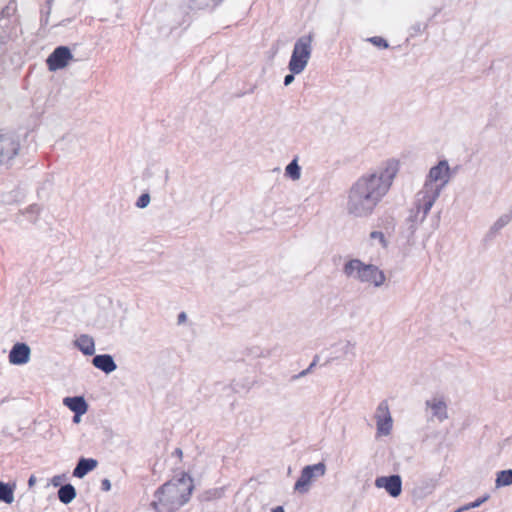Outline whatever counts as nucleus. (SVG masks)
Instances as JSON below:
<instances>
[{
	"label": "nucleus",
	"mask_w": 512,
	"mask_h": 512,
	"mask_svg": "<svg viewBox=\"0 0 512 512\" xmlns=\"http://www.w3.org/2000/svg\"><path fill=\"white\" fill-rule=\"evenodd\" d=\"M39 213H40V207L36 204L30 205L25 211V214L27 215L28 220L31 222H35L37 220Z\"/></svg>",
	"instance_id": "nucleus-29"
},
{
	"label": "nucleus",
	"mask_w": 512,
	"mask_h": 512,
	"mask_svg": "<svg viewBox=\"0 0 512 512\" xmlns=\"http://www.w3.org/2000/svg\"><path fill=\"white\" fill-rule=\"evenodd\" d=\"M308 373H310V368H307V369L301 371L299 374L295 375L293 378L298 379V378L306 376Z\"/></svg>",
	"instance_id": "nucleus-36"
},
{
	"label": "nucleus",
	"mask_w": 512,
	"mask_h": 512,
	"mask_svg": "<svg viewBox=\"0 0 512 512\" xmlns=\"http://www.w3.org/2000/svg\"><path fill=\"white\" fill-rule=\"evenodd\" d=\"M16 483H3L2 482V502L11 504L14 501V490Z\"/></svg>",
	"instance_id": "nucleus-24"
},
{
	"label": "nucleus",
	"mask_w": 512,
	"mask_h": 512,
	"mask_svg": "<svg viewBox=\"0 0 512 512\" xmlns=\"http://www.w3.org/2000/svg\"><path fill=\"white\" fill-rule=\"evenodd\" d=\"M150 200H151L150 195H149L148 193H143V194L138 198V200H137V202H136V206H137L138 208H141V209H142V208H145V207H147V206L149 205Z\"/></svg>",
	"instance_id": "nucleus-30"
},
{
	"label": "nucleus",
	"mask_w": 512,
	"mask_h": 512,
	"mask_svg": "<svg viewBox=\"0 0 512 512\" xmlns=\"http://www.w3.org/2000/svg\"><path fill=\"white\" fill-rule=\"evenodd\" d=\"M75 345L84 355L91 356L95 353V343L89 335H81L75 341Z\"/></svg>",
	"instance_id": "nucleus-20"
},
{
	"label": "nucleus",
	"mask_w": 512,
	"mask_h": 512,
	"mask_svg": "<svg viewBox=\"0 0 512 512\" xmlns=\"http://www.w3.org/2000/svg\"><path fill=\"white\" fill-rule=\"evenodd\" d=\"M82 415H83V414H75V413H74L73 422H74V423H79V422L81 421V416H82Z\"/></svg>",
	"instance_id": "nucleus-39"
},
{
	"label": "nucleus",
	"mask_w": 512,
	"mask_h": 512,
	"mask_svg": "<svg viewBox=\"0 0 512 512\" xmlns=\"http://www.w3.org/2000/svg\"><path fill=\"white\" fill-rule=\"evenodd\" d=\"M370 240L377 241L382 248H386L388 244L385 235L381 231H372L370 233Z\"/></svg>",
	"instance_id": "nucleus-28"
},
{
	"label": "nucleus",
	"mask_w": 512,
	"mask_h": 512,
	"mask_svg": "<svg viewBox=\"0 0 512 512\" xmlns=\"http://www.w3.org/2000/svg\"><path fill=\"white\" fill-rule=\"evenodd\" d=\"M61 480H62V476H59V475L54 476L52 479V484L54 486H58L60 484Z\"/></svg>",
	"instance_id": "nucleus-37"
},
{
	"label": "nucleus",
	"mask_w": 512,
	"mask_h": 512,
	"mask_svg": "<svg viewBox=\"0 0 512 512\" xmlns=\"http://www.w3.org/2000/svg\"><path fill=\"white\" fill-rule=\"evenodd\" d=\"M294 75L295 74H292V72L290 74H287L285 77H284V85L285 86H288L290 85L293 81H294Z\"/></svg>",
	"instance_id": "nucleus-34"
},
{
	"label": "nucleus",
	"mask_w": 512,
	"mask_h": 512,
	"mask_svg": "<svg viewBox=\"0 0 512 512\" xmlns=\"http://www.w3.org/2000/svg\"><path fill=\"white\" fill-rule=\"evenodd\" d=\"M385 282L386 275L384 271L378 266L368 263L360 283L371 285L374 288H380Z\"/></svg>",
	"instance_id": "nucleus-12"
},
{
	"label": "nucleus",
	"mask_w": 512,
	"mask_h": 512,
	"mask_svg": "<svg viewBox=\"0 0 512 512\" xmlns=\"http://www.w3.org/2000/svg\"><path fill=\"white\" fill-rule=\"evenodd\" d=\"M414 30H415L416 32H419V31L421 30V26H420V24H418L416 27H414Z\"/></svg>",
	"instance_id": "nucleus-44"
},
{
	"label": "nucleus",
	"mask_w": 512,
	"mask_h": 512,
	"mask_svg": "<svg viewBox=\"0 0 512 512\" xmlns=\"http://www.w3.org/2000/svg\"><path fill=\"white\" fill-rule=\"evenodd\" d=\"M367 265L368 263L354 258L344 263L342 271L347 278L360 282Z\"/></svg>",
	"instance_id": "nucleus-14"
},
{
	"label": "nucleus",
	"mask_w": 512,
	"mask_h": 512,
	"mask_svg": "<svg viewBox=\"0 0 512 512\" xmlns=\"http://www.w3.org/2000/svg\"><path fill=\"white\" fill-rule=\"evenodd\" d=\"M285 176L293 181L299 180L301 177V167L298 164V159H293L285 168Z\"/></svg>",
	"instance_id": "nucleus-23"
},
{
	"label": "nucleus",
	"mask_w": 512,
	"mask_h": 512,
	"mask_svg": "<svg viewBox=\"0 0 512 512\" xmlns=\"http://www.w3.org/2000/svg\"><path fill=\"white\" fill-rule=\"evenodd\" d=\"M63 404L75 414H85L88 411V404L83 396L65 397Z\"/></svg>",
	"instance_id": "nucleus-18"
},
{
	"label": "nucleus",
	"mask_w": 512,
	"mask_h": 512,
	"mask_svg": "<svg viewBox=\"0 0 512 512\" xmlns=\"http://www.w3.org/2000/svg\"><path fill=\"white\" fill-rule=\"evenodd\" d=\"M379 203L369 197L367 194L362 193L355 186H351L348 191L346 210L349 215L354 217H368Z\"/></svg>",
	"instance_id": "nucleus-6"
},
{
	"label": "nucleus",
	"mask_w": 512,
	"mask_h": 512,
	"mask_svg": "<svg viewBox=\"0 0 512 512\" xmlns=\"http://www.w3.org/2000/svg\"><path fill=\"white\" fill-rule=\"evenodd\" d=\"M92 364L99 370L109 374L116 370L117 365L113 357L109 354H100L94 356Z\"/></svg>",
	"instance_id": "nucleus-16"
},
{
	"label": "nucleus",
	"mask_w": 512,
	"mask_h": 512,
	"mask_svg": "<svg viewBox=\"0 0 512 512\" xmlns=\"http://www.w3.org/2000/svg\"><path fill=\"white\" fill-rule=\"evenodd\" d=\"M221 1L222 0H205V4L207 6H210V5L215 6V5L219 4Z\"/></svg>",
	"instance_id": "nucleus-38"
},
{
	"label": "nucleus",
	"mask_w": 512,
	"mask_h": 512,
	"mask_svg": "<svg viewBox=\"0 0 512 512\" xmlns=\"http://www.w3.org/2000/svg\"><path fill=\"white\" fill-rule=\"evenodd\" d=\"M35 481H36V480H35V477H34V476H31V477L29 478V480H28V485H29L30 487H31V486H33V485H34V483H35Z\"/></svg>",
	"instance_id": "nucleus-42"
},
{
	"label": "nucleus",
	"mask_w": 512,
	"mask_h": 512,
	"mask_svg": "<svg viewBox=\"0 0 512 512\" xmlns=\"http://www.w3.org/2000/svg\"><path fill=\"white\" fill-rule=\"evenodd\" d=\"M326 473V465L324 462H319L313 465H307L301 470L300 477L294 485V490L305 494L310 490L314 481L323 477Z\"/></svg>",
	"instance_id": "nucleus-7"
},
{
	"label": "nucleus",
	"mask_w": 512,
	"mask_h": 512,
	"mask_svg": "<svg viewBox=\"0 0 512 512\" xmlns=\"http://www.w3.org/2000/svg\"><path fill=\"white\" fill-rule=\"evenodd\" d=\"M368 41L371 42L373 45L380 47V48L388 47V42L382 37L374 36V37L369 38Z\"/></svg>",
	"instance_id": "nucleus-31"
},
{
	"label": "nucleus",
	"mask_w": 512,
	"mask_h": 512,
	"mask_svg": "<svg viewBox=\"0 0 512 512\" xmlns=\"http://www.w3.org/2000/svg\"><path fill=\"white\" fill-rule=\"evenodd\" d=\"M451 178L452 173L448 161L440 160L429 169L424 184L417 193L436 202Z\"/></svg>",
	"instance_id": "nucleus-3"
},
{
	"label": "nucleus",
	"mask_w": 512,
	"mask_h": 512,
	"mask_svg": "<svg viewBox=\"0 0 512 512\" xmlns=\"http://www.w3.org/2000/svg\"><path fill=\"white\" fill-rule=\"evenodd\" d=\"M98 465L97 460L93 458H80L76 467L73 470V476L83 478L88 472L95 469Z\"/></svg>",
	"instance_id": "nucleus-19"
},
{
	"label": "nucleus",
	"mask_w": 512,
	"mask_h": 512,
	"mask_svg": "<svg viewBox=\"0 0 512 512\" xmlns=\"http://www.w3.org/2000/svg\"><path fill=\"white\" fill-rule=\"evenodd\" d=\"M488 499V496H485L483 498H479L476 501L466 505L463 509H470V508H476L479 507L483 502H485Z\"/></svg>",
	"instance_id": "nucleus-32"
},
{
	"label": "nucleus",
	"mask_w": 512,
	"mask_h": 512,
	"mask_svg": "<svg viewBox=\"0 0 512 512\" xmlns=\"http://www.w3.org/2000/svg\"><path fill=\"white\" fill-rule=\"evenodd\" d=\"M496 487L509 486L512 484V470H503L497 474L495 481Z\"/></svg>",
	"instance_id": "nucleus-25"
},
{
	"label": "nucleus",
	"mask_w": 512,
	"mask_h": 512,
	"mask_svg": "<svg viewBox=\"0 0 512 512\" xmlns=\"http://www.w3.org/2000/svg\"><path fill=\"white\" fill-rule=\"evenodd\" d=\"M101 489L103 491H106V492L111 489V482H110L109 479L105 478V479L102 480V482H101Z\"/></svg>",
	"instance_id": "nucleus-33"
},
{
	"label": "nucleus",
	"mask_w": 512,
	"mask_h": 512,
	"mask_svg": "<svg viewBox=\"0 0 512 512\" xmlns=\"http://www.w3.org/2000/svg\"><path fill=\"white\" fill-rule=\"evenodd\" d=\"M23 140V135L16 131H7L2 134V167L12 169L21 168L24 165L21 157Z\"/></svg>",
	"instance_id": "nucleus-4"
},
{
	"label": "nucleus",
	"mask_w": 512,
	"mask_h": 512,
	"mask_svg": "<svg viewBox=\"0 0 512 512\" xmlns=\"http://www.w3.org/2000/svg\"><path fill=\"white\" fill-rule=\"evenodd\" d=\"M72 58L73 55L67 46H58L48 56L46 63L50 71H57L65 68Z\"/></svg>",
	"instance_id": "nucleus-10"
},
{
	"label": "nucleus",
	"mask_w": 512,
	"mask_h": 512,
	"mask_svg": "<svg viewBox=\"0 0 512 512\" xmlns=\"http://www.w3.org/2000/svg\"><path fill=\"white\" fill-rule=\"evenodd\" d=\"M17 11V5L15 1H11L4 9H2V18L14 16L13 23L18 22V18L15 16Z\"/></svg>",
	"instance_id": "nucleus-26"
},
{
	"label": "nucleus",
	"mask_w": 512,
	"mask_h": 512,
	"mask_svg": "<svg viewBox=\"0 0 512 512\" xmlns=\"http://www.w3.org/2000/svg\"><path fill=\"white\" fill-rule=\"evenodd\" d=\"M313 39L314 35L309 33L296 40L288 64V69L292 74H300L307 67L312 54Z\"/></svg>",
	"instance_id": "nucleus-5"
},
{
	"label": "nucleus",
	"mask_w": 512,
	"mask_h": 512,
	"mask_svg": "<svg viewBox=\"0 0 512 512\" xmlns=\"http://www.w3.org/2000/svg\"><path fill=\"white\" fill-rule=\"evenodd\" d=\"M374 418L376 420L377 435H389L393 427V420L390 414L387 401H382L379 403V405L376 408Z\"/></svg>",
	"instance_id": "nucleus-9"
},
{
	"label": "nucleus",
	"mask_w": 512,
	"mask_h": 512,
	"mask_svg": "<svg viewBox=\"0 0 512 512\" xmlns=\"http://www.w3.org/2000/svg\"><path fill=\"white\" fill-rule=\"evenodd\" d=\"M434 204V201L422 196V194L416 193L413 208L410 210V214L407 219L410 223V229L412 232H414L416 228L425 221Z\"/></svg>",
	"instance_id": "nucleus-8"
},
{
	"label": "nucleus",
	"mask_w": 512,
	"mask_h": 512,
	"mask_svg": "<svg viewBox=\"0 0 512 512\" xmlns=\"http://www.w3.org/2000/svg\"><path fill=\"white\" fill-rule=\"evenodd\" d=\"M271 512H285L282 506H277Z\"/></svg>",
	"instance_id": "nucleus-41"
},
{
	"label": "nucleus",
	"mask_w": 512,
	"mask_h": 512,
	"mask_svg": "<svg viewBox=\"0 0 512 512\" xmlns=\"http://www.w3.org/2000/svg\"><path fill=\"white\" fill-rule=\"evenodd\" d=\"M31 349L26 343H16L10 353L9 362L13 365L26 364L30 359Z\"/></svg>",
	"instance_id": "nucleus-15"
},
{
	"label": "nucleus",
	"mask_w": 512,
	"mask_h": 512,
	"mask_svg": "<svg viewBox=\"0 0 512 512\" xmlns=\"http://www.w3.org/2000/svg\"><path fill=\"white\" fill-rule=\"evenodd\" d=\"M426 406L432 410L433 416L436 417L440 422L448 418L447 404L443 399L435 397L427 400Z\"/></svg>",
	"instance_id": "nucleus-17"
},
{
	"label": "nucleus",
	"mask_w": 512,
	"mask_h": 512,
	"mask_svg": "<svg viewBox=\"0 0 512 512\" xmlns=\"http://www.w3.org/2000/svg\"><path fill=\"white\" fill-rule=\"evenodd\" d=\"M186 320H187V315H186V313H185V312H181V313H179V315H178V317H177V323H178L179 325H181V324L185 323V322H186Z\"/></svg>",
	"instance_id": "nucleus-35"
},
{
	"label": "nucleus",
	"mask_w": 512,
	"mask_h": 512,
	"mask_svg": "<svg viewBox=\"0 0 512 512\" xmlns=\"http://www.w3.org/2000/svg\"><path fill=\"white\" fill-rule=\"evenodd\" d=\"M399 171V162L389 159L371 173L362 175L352 185L380 203L390 190Z\"/></svg>",
	"instance_id": "nucleus-2"
},
{
	"label": "nucleus",
	"mask_w": 512,
	"mask_h": 512,
	"mask_svg": "<svg viewBox=\"0 0 512 512\" xmlns=\"http://www.w3.org/2000/svg\"><path fill=\"white\" fill-rule=\"evenodd\" d=\"M331 360L346 359L356 356V342L348 339L339 340L331 346Z\"/></svg>",
	"instance_id": "nucleus-13"
},
{
	"label": "nucleus",
	"mask_w": 512,
	"mask_h": 512,
	"mask_svg": "<svg viewBox=\"0 0 512 512\" xmlns=\"http://www.w3.org/2000/svg\"><path fill=\"white\" fill-rule=\"evenodd\" d=\"M174 453L179 457L182 456V450L180 448H177Z\"/></svg>",
	"instance_id": "nucleus-43"
},
{
	"label": "nucleus",
	"mask_w": 512,
	"mask_h": 512,
	"mask_svg": "<svg viewBox=\"0 0 512 512\" xmlns=\"http://www.w3.org/2000/svg\"><path fill=\"white\" fill-rule=\"evenodd\" d=\"M76 489L72 484L62 485L58 490V498L63 504H69L76 498Z\"/></svg>",
	"instance_id": "nucleus-21"
},
{
	"label": "nucleus",
	"mask_w": 512,
	"mask_h": 512,
	"mask_svg": "<svg viewBox=\"0 0 512 512\" xmlns=\"http://www.w3.org/2000/svg\"><path fill=\"white\" fill-rule=\"evenodd\" d=\"M193 488L192 478L184 473L158 488L151 506L157 512H175L188 502Z\"/></svg>",
	"instance_id": "nucleus-1"
},
{
	"label": "nucleus",
	"mask_w": 512,
	"mask_h": 512,
	"mask_svg": "<svg viewBox=\"0 0 512 512\" xmlns=\"http://www.w3.org/2000/svg\"><path fill=\"white\" fill-rule=\"evenodd\" d=\"M377 488H383L393 497H398L402 492V479L399 475L380 476L375 480Z\"/></svg>",
	"instance_id": "nucleus-11"
},
{
	"label": "nucleus",
	"mask_w": 512,
	"mask_h": 512,
	"mask_svg": "<svg viewBox=\"0 0 512 512\" xmlns=\"http://www.w3.org/2000/svg\"><path fill=\"white\" fill-rule=\"evenodd\" d=\"M22 197L23 192L20 189H16L5 195L4 202L6 204H12L14 202H18Z\"/></svg>",
	"instance_id": "nucleus-27"
},
{
	"label": "nucleus",
	"mask_w": 512,
	"mask_h": 512,
	"mask_svg": "<svg viewBox=\"0 0 512 512\" xmlns=\"http://www.w3.org/2000/svg\"><path fill=\"white\" fill-rule=\"evenodd\" d=\"M512 221V213H505L502 214L490 227L489 234L494 236L501 229H503L505 226H507Z\"/></svg>",
	"instance_id": "nucleus-22"
},
{
	"label": "nucleus",
	"mask_w": 512,
	"mask_h": 512,
	"mask_svg": "<svg viewBox=\"0 0 512 512\" xmlns=\"http://www.w3.org/2000/svg\"><path fill=\"white\" fill-rule=\"evenodd\" d=\"M317 360H318V356H315L313 362L309 365L308 368H310V372L312 371V369L316 366V363H317Z\"/></svg>",
	"instance_id": "nucleus-40"
}]
</instances>
